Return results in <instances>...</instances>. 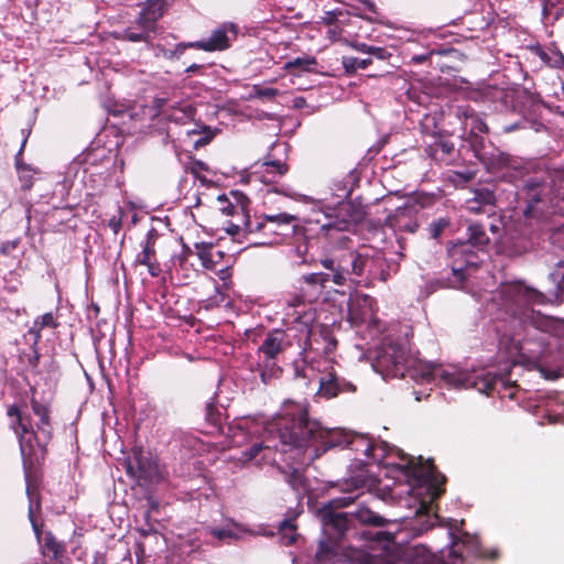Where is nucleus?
Masks as SVG:
<instances>
[{
  "instance_id": "57",
  "label": "nucleus",
  "mask_w": 564,
  "mask_h": 564,
  "mask_svg": "<svg viewBox=\"0 0 564 564\" xmlns=\"http://www.w3.org/2000/svg\"><path fill=\"white\" fill-rule=\"evenodd\" d=\"M531 51L540 57V59L545 64L549 65V59L551 57V52H546L542 46L536 45L531 48Z\"/></svg>"
},
{
  "instance_id": "29",
  "label": "nucleus",
  "mask_w": 564,
  "mask_h": 564,
  "mask_svg": "<svg viewBox=\"0 0 564 564\" xmlns=\"http://www.w3.org/2000/svg\"><path fill=\"white\" fill-rule=\"evenodd\" d=\"M59 323L52 312L45 313L36 317L33 326L29 329V334L33 336L34 345H37L42 338V330L45 328H57Z\"/></svg>"
},
{
  "instance_id": "4",
  "label": "nucleus",
  "mask_w": 564,
  "mask_h": 564,
  "mask_svg": "<svg viewBox=\"0 0 564 564\" xmlns=\"http://www.w3.org/2000/svg\"><path fill=\"white\" fill-rule=\"evenodd\" d=\"M22 457L24 479L26 485V495L29 498V520L32 524L35 535L39 538L42 533V524H39L35 519V513L41 512V484L42 471L41 466L46 459L48 449L30 447V452L24 449V446H19Z\"/></svg>"
},
{
  "instance_id": "45",
  "label": "nucleus",
  "mask_w": 564,
  "mask_h": 564,
  "mask_svg": "<svg viewBox=\"0 0 564 564\" xmlns=\"http://www.w3.org/2000/svg\"><path fill=\"white\" fill-rule=\"evenodd\" d=\"M458 54V52L454 48L445 50V51H431L427 55H414L412 57V61L416 64H421L425 62L427 58H433L434 56H447V57H455Z\"/></svg>"
},
{
  "instance_id": "13",
  "label": "nucleus",
  "mask_w": 564,
  "mask_h": 564,
  "mask_svg": "<svg viewBox=\"0 0 564 564\" xmlns=\"http://www.w3.org/2000/svg\"><path fill=\"white\" fill-rule=\"evenodd\" d=\"M335 212V220L321 226V230L324 231L325 236H327L330 230H348L351 226H356L365 218L362 208L351 202L339 203Z\"/></svg>"
},
{
  "instance_id": "27",
  "label": "nucleus",
  "mask_w": 564,
  "mask_h": 564,
  "mask_svg": "<svg viewBox=\"0 0 564 564\" xmlns=\"http://www.w3.org/2000/svg\"><path fill=\"white\" fill-rule=\"evenodd\" d=\"M282 473L285 482L294 490L296 496L302 497L308 492L310 482L303 471L292 468L290 470H283Z\"/></svg>"
},
{
  "instance_id": "19",
  "label": "nucleus",
  "mask_w": 564,
  "mask_h": 564,
  "mask_svg": "<svg viewBox=\"0 0 564 564\" xmlns=\"http://www.w3.org/2000/svg\"><path fill=\"white\" fill-rule=\"evenodd\" d=\"M426 154L440 164L449 165L457 158V150L448 135L437 134L425 148Z\"/></svg>"
},
{
  "instance_id": "62",
  "label": "nucleus",
  "mask_w": 564,
  "mask_h": 564,
  "mask_svg": "<svg viewBox=\"0 0 564 564\" xmlns=\"http://www.w3.org/2000/svg\"><path fill=\"white\" fill-rule=\"evenodd\" d=\"M455 174L465 183L471 181L475 177V172L473 171L456 172Z\"/></svg>"
},
{
  "instance_id": "46",
  "label": "nucleus",
  "mask_w": 564,
  "mask_h": 564,
  "mask_svg": "<svg viewBox=\"0 0 564 564\" xmlns=\"http://www.w3.org/2000/svg\"><path fill=\"white\" fill-rule=\"evenodd\" d=\"M305 292H301V290H296L293 293H289L286 303L289 306L296 307L300 305H304L306 303H313L310 297H304Z\"/></svg>"
},
{
  "instance_id": "8",
  "label": "nucleus",
  "mask_w": 564,
  "mask_h": 564,
  "mask_svg": "<svg viewBox=\"0 0 564 564\" xmlns=\"http://www.w3.org/2000/svg\"><path fill=\"white\" fill-rule=\"evenodd\" d=\"M403 459L405 473L416 481L427 485L432 499H438L445 492L446 477L437 470L432 459L424 460L419 457L415 462L411 456H404Z\"/></svg>"
},
{
  "instance_id": "28",
  "label": "nucleus",
  "mask_w": 564,
  "mask_h": 564,
  "mask_svg": "<svg viewBox=\"0 0 564 564\" xmlns=\"http://www.w3.org/2000/svg\"><path fill=\"white\" fill-rule=\"evenodd\" d=\"M351 518L352 521L376 528H382L389 523L388 519L365 507H360L355 512H351Z\"/></svg>"
},
{
  "instance_id": "41",
  "label": "nucleus",
  "mask_w": 564,
  "mask_h": 564,
  "mask_svg": "<svg viewBox=\"0 0 564 564\" xmlns=\"http://www.w3.org/2000/svg\"><path fill=\"white\" fill-rule=\"evenodd\" d=\"M194 116V108L186 106L181 109H174L171 113L166 115L167 120L176 123H185L191 120Z\"/></svg>"
},
{
  "instance_id": "33",
  "label": "nucleus",
  "mask_w": 564,
  "mask_h": 564,
  "mask_svg": "<svg viewBox=\"0 0 564 564\" xmlns=\"http://www.w3.org/2000/svg\"><path fill=\"white\" fill-rule=\"evenodd\" d=\"M186 135L189 139L193 148L197 150L210 143L216 135V131H213L208 126H202L200 130H186Z\"/></svg>"
},
{
  "instance_id": "11",
  "label": "nucleus",
  "mask_w": 564,
  "mask_h": 564,
  "mask_svg": "<svg viewBox=\"0 0 564 564\" xmlns=\"http://www.w3.org/2000/svg\"><path fill=\"white\" fill-rule=\"evenodd\" d=\"M448 256L451 258L452 272L459 284L466 280L464 271L467 268H477L480 262L479 256L474 250L471 243L464 241L453 245L448 250Z\"/></svg>"
},
{
  "instance_id": "43",
  "label": "nucleus",
  "mask_w": 564,
  "mask_h": 564,
  "mask_svg": "<svg viewBox=\"0 0 564 564\" xmlns=\"http://www.w3.org/2000/svg\"><path fill=\"white\" fill-rule=\"evenodd\" d=\"M449 224L451 221L446 217H441L433 220L429 226L430 236L433 239H437L438 237H441L443 231L449 226Z\"/></svg>"
},
{
  "instance_id": "22",
  "label": "nucleus",
  "mask_w": 564,
  "mask_h": 564,
  "mask_svg": "<svg viewBox=\"0 0 564 564\" xmlns=\"http://www.w3.org/2000/svg\"><path fill=\"white\" fill-rule=\"evenodd\" d=\"M355 391L356 386L345 378L337 376L335 371H330L319 379L318 393L326 399Z\"/></svg>"
},
{
  "instance_id": "63",
  "label": "nucleus",
  "mask_w": 564,
  "mask_h": 564,
  "mask_svg": "<svg viewBox=\"0 0 564 564\" xmlns=\"http://www.w3.org/2000/svg\"><path fill=\"white\" fill-rule=\"evenodd\" d=\"M351 46L355 50H357L359 52H362V53H367V54H369L371 52V50H372V45H368L366 43H358V42H356V43H352Z\"/></svg>"
},
{
  "instance_id": "52",
  "label": "nucleus",
  "mask_w": 564,
  "mask_h": 564,
  "mask_svg": "<svg viewBox=\"0 0 564 564\" xmlns=\"http://www.w3.org/2000/svg\"><path fill=\"white\" fill-rule=\"evenodd\" d=\"M369 55L372 59L376 58L382 62L388 61L392 56V54L388 52L387 48L379 46H372V50L369 53Z\"/></svg>"
},
{
  "instance_id": "20",
  "label": "nucleus",
  "mask_w": 564,
  "mask_h": 564,
  "mask_svg": "<svg viewBox=\"0 0 564 564\" xmlns=\"http://www.w3.org/2000/svg\"><path fill=\"white\" fill-rule=\"evenodd\" d=\"M416 213L417 209L414 206L399 207L387 217L386 224L394 231L414 234L419 228Z\"/></svg>"
},
{
  "instance_id": "48",
  "label": "nucleus",
  "mask_w": 564,
  "mask_h": 564,
  "mask_svg": "<svg viewBox=\"0 0 564 564\" xmlns=\"http://www.w3.org/2000/svg\"><path fill=\"white\" fill-rule=\"evenodd\" d=\"M343 14V10L339 9L326 11L321 19V23L326 26L336 25L339 22V17H341Z\"/></svg>"
},
{
  "instance_id": "32",
  "label": "nucleus",
  "mask_w": 564,
  "mask_h": 564,
  "mask_svg": "<svg viewBox=\"0 0 564 564\" xmlns=\"http://www.w3.org/2000/svg\"><path fill=\"white\" fill-rule=\"evenodd\" d=\"M348 448L362 454L366 458H375L376 446L372 441L364 435L352 433Z\"/></svg>"
},
{
  "instance_id": "23",
  "label": "nucleus",
  "mask_w": 564,
  "mask_h": 564,
  "mask_svg": "<svg viewBox=\"0 0 564 564\" xmlns=\"http://www.w3.org/2000/svg\"><path fill=\"white\" fill-rule=\"evenodd\" d=\"M253 175L263 184H275L289 172V165L280 160L264 161L254 164Z\"/></svg>"
},
{
  "instance_id": "39",
  "label": "nucleus",
  "mask_w": 564,
  "mask_h": 564,
  "mask_svg": "<svg viewBox=\"0 0 564 564\" xmlns=\"http://www.w3.org/2000/svg\"><path fill=\"white\" fill-rule=\"evenodd\" d=\"M341 63L347 74H355L358 69H366L369 65H371L372 58L344 56Z\"/></svg>"
},
{
  "instance_id": "61",
  "label": "nucleus",
  "mask_w": 564,
  "mask_h": 564,
  "mask_svg": "<svg viewBox=\"0 0 564 564\" xmlns=\"http://www.w3.org/2000/svg\"><path fill=\"white\" fill-rule=\"evenodd\" d=\"M156 56H162L163 58L167 59V61H173L174 59V55L172 53V50H169L166 47H164L163 45H156Z\"/></svg>"
},
{
  "instance_id": "3",
  "label": "nucleus",
  "mask_w": 564,
  "mask_h": 564,
  "mask_svg": "<svg viewBox=\"0 0 564 564\" xmlns=\"http://www.w3.org/2000/svg\"><path fill=\"white\" fill-rule=\"evenodd\" d=\"M517 176L523 177V185L517 196L523 216L538 221L545 220L555 213L553 187L550 174L546 171L529 175L530 164L512 165Z\"/></svg>"
},
{
  "instance_id": "60",
  "label": "nucleus",
  "mask_w": 564,
  "mask_h": 564,
  "mask_svg": "<svg viewBox=\"0 0 564 564\" xmlns=\"http://www.w3.org/2000/svg\"><path fill=\"white\" fill-rule=\"evenodd\" d=\"M324 338L326 339V346L324 348L325 354L333 352L337 347V339L329 334H327Z\"/></svg>"
},
{
  "instance_id": "49",
  "label": "nucleus",
  "mask_w": 564,
  "mask_h": 564,
  "mask_svg": "<svg viewBox=\"0 0 564 564\" xmlns=\"http://www.w3.org/2000/svg\"><path fill=\"white\" fill-rule=\"evenodd\" d=\"M466 209L473 214H489L492 213V210H489V208L479 202H475L473 199L466 200Z\"/></svg>"
},
{
  "instance_id": "25",
  "label": "nucleus",
  "mask_w": 564,
  "mask_h": 564,
  "mask_svg": "<svg viewBox=\"0 0 564 564\" xmlns=\"http://www.w3.org/2000/svg\"><path fill=\"white\" fill-rule=\"evenodd\" d=\"M249 208L237 213L226 223L225 230L231 236L240 234H256L254 225L258 221V215L252 217L249 214Z\"/></svg>"
},
{
  "instance_id": "26",
  "label": "nucleus",
  "mask_w": 564,
  "mask_h": 564,
  "mask_svg": "<svg viewBox=\"0 0 564 564\" xmlns=\"http://www.w3.org/2000/svg\"><path fill=\"white\" fill-rule=\"evenodd\" d=\"M456 116L457 118L463 119L464 129H469L471 134L488 132V126L471 107L458 106L456 108Z\"/></svg>"
},
{
  "instance_id": "44",
  "label": "nucleus",
  "mask_w": 564,
  "mask_h": 564,
  "mask_svg": "<svg viewBox=\"0 0 564 564\" xmlns=\"http://www.w3.org/2000/svg\"><path fill=\"white\" fill-rule=\"evenodd\" d=\"M33 173H35V170L31 166L18 172L21 189L23 192H28L32 188L34 184Z\"/></svg>"
},
{
  "instance_id": "7",
  "label": "nucleus",
  "mask_w": 564,
  "mask_h": 564,
  "mask_svg": "<svg viewBox=\"0 0 564 564\" xmlns=\"http://www.w3.org/2000/svg\"><path fill=\"white\" fill-rule=\"evenodd\" d=\"M369 262H371L369 256L355 250L343 251L337 256L321 260V264L332 272V282L339 286L346 285L348 276L351 274L361 276Z\"/></svg>"
},
{
  "instance_id": "30",
  "label": "nucleus",
  "mask_w": 564,
  "mask_h": 564,
  "mask_svg": "<svg viewBox=\"0 0 564 564\" xmlns=\"http://www.w3.org/2000/svg\"><path fill=\"white\" fill-rule=\"evenodd\" d=\"M316 66L317 61L314 56L304 55L286 62L284 69L290 74L299 76L304 72H313Z\"/></svg>"
},
{
  "instance_id": "54",
  "label": "nucleus",
  "mask_w": 564,
  "mask_h": 564,
  "mask_svg": "<svg viewBox=\"0 0 564 564\" xmlns=\"http://www.w3.org/2000/svg\"><path fill=\"white\" fill-rule=\"evenodd\" d=\"M194 44H195V41L194 42H181V43L176 44L175 47L172 50L174 59H176L181 55H183L186 50L196 48V46H194Z\"/></svg>"
},
{
  "instance_id": "35",
  "label": "nucleus",
  "mask_w": 564,
  "mask_h": 564,
  "mask_svg": "<svg viewBox=\"0 0 564 564\" xmlns=\"http://www.w3.org/2000/svg\"><path fill=\"white\" fill-rule=\"evenodd\" d=\"M271 445L263 443H254L247 451L242 452V459L246 462H251L256 459L260 454H262L261 460H273L274 458L271 457Z\"/></svg>"
},
{
  "instance_id": "40",
  "label": "nucleus",
  "mask_w": 564,
  "mask_h": 564,
  "mask_svg": "<svg viewBox=\"0 0 564 564\" xmlns=\"http://www.w3.org/2000/svg\"><path fill=\"white\" fill-rule=\"evenodd\" d=\"M471 199L487 206L489 210H492L496 204L495 193L486 187L475 189Z\"/></svg>"
},
{
  "instance_id": "59",
  "label": "nucleus",
  "mask_w": 564,
  "mask_h": 564,
  "mask_svg": "<svg viewBox=\"0 0 564 564\" xmlns=\"http://www.w3.org/2000/svg\"><path fill=\"white\" fill-rule=\"evenodd\" d=\"M108 226L117 235L122 227L121 216H112L108 221Z\"/></svg>"
},
{
  "instance_id": "51",
  "label": "nucleus",
  "mask_w": 564,
  "mask_h": 564,
  "mask_svg": "<svg viewBox=\"0 0 564 564\" xmlns=\"http://www.w3.org/2000/svg\"><path fill=\"white\" fill-rule=\"evenodd\" d=\"M362 535L367 539H370V540H373L377 542H382V541L390 542L393 539L392 534L387 531H378L376 533H371L370 531H367V532H364Z\"/></svg>"
},
{
  "instance_id": "50",
  "label": "nucleus",
  "mask_w": 564,
  "mask_h": 564,
  "mask_svg": "<svg viewBox=\"0 0 564 564\" xmlns=\"http://www.w3.org/2000/svg\"><path fill=\"white\" fill-rule=\"evenodd\" d=\"M549 66L555 67L558 69L564 68V55L558 50L551 51V57L549 59Z\"/></svg>"
},
{
  "instance_id": "36",
  "label": "nucleus",
  "mask_w": 564,
  "mask_h": 564,
  "mask_svg": "<svg viewBox=\"0 0 564 564\" xmlns=\"http://www.w3.org/2000/svg\"><path fill=\"white\" fill-rule=\"evenodd\" d=\"M196 256L200 260V263L206 270H215L216 261L213 259V243L199 242L195 243Z\"/></svg>"
},
{
  "instance_id": "21",
  "label": "nucleus",
  "mask_w": 564,
  "mask_h": 564,
  "mask_svg": "<svg viewBox=\"0 0 564 564\" xmlns=\"http://www.w3.org/2000/svg\"><path fill=\"white\" fill-rule=\"evenodd\" d=\"M332 281L330 273L313 272L303 274L296 280V290L305 292L304 297H310L313 302L317 301L327 282Z\"/></svg>"
},
{
  "instance_id": "5",
  "label": "nucleus",
  "mask_w": 564,
  "mask_h": 564,
  "mask_svg": "<svg viewBox=\"0 0 564 564\" xmlns=\"http://www.w3.org/2000/svg\"><path fill=\"white\" fill-rule=\"evenodd\" d=\"M167 10L166 0H145L133 23L116 35V39L132 43H150L152 34L158 30V22Z\"/></svg>"
},
{
  "instance_id": "1",
  "label": "nucleus",
  "mask_w": 564,
  "mask_h": 564,
  "mask_svg": "<svg viewBox=\"0 0 564 564\" xmlns=\"http://www.w3.org/2000/svg\"><path fill=\"white\" fill-rule=\"evenodd\" d=\"M281 452L302 451L308 460H314L330 448L348 447L351 432L341 429H324L311 420L305 409L282 415L275 422Z\"/></svg>"
},
{
  "instance_id": "64",
  "label": "nucleus",
  "mask_w": 564,
  "mask_h": 564,
  "mask_svg": "<svg viewBox=\"0 0 564 564\" xmlns=\"http://www.w3.org/2000/svg\"><path fill=\"white\" fill-rule=\"evenodd\" d=\"M295 528H296L295 524L290 519L283 520L279 527L280 531H286V530L294 531Z\"/></svg>"
},
{
  "instance_id": "24",
  "label": "nucleus",
  "mask_w": 564,
  "mask_h": 564,
  "mask_svg": "<svg viewBox=\"0 0 564 564\" xmlns=\"http://www.w3.org/2000/svg\"><path fill=\"white\" fill-rule=\"evenodd\" d=\"M218 210L228 217L250 207L251 200L240 191H231L229 196L223 194L217 197Z\"/></svg>"
},
{
  "instance_id": "56",
  "label": "nucleus",
  "mask_w": 564,
  "mask_h": 564,
  "mask_svg": "<svg viewBox=\"0 0 564 564\" xmlns=\"http://www.w3.org/2000/svg\"><path fill=\"white\" fill-rule=\"evenodd\" d=\"M181 242H182V252L181 254L177 257V260L180 262V265H183L187 259L189 258V256L193 254V250L191 249V247H188L184 241H183V238L180 239Z\"/></svg>"
},
{
  "instance_id": "58",
  "label": "nucleus",
  "mask_w": 564,
  "mask_h": 564,
  "mask_svg": "<svg viewBox=\"0 0 564 564\" xmlns=\"http://www.w3.org/2000/svg\"><path fill=\"white\" fill-rule=\"evenodd\" d=\"M18 247L17 241H3L0 243V253L8 256Z\"/></svg>"
},
{
  "instance_id": "2",
  "label": "nucleus",
  "mask_w": 564,
  "mask_h": 564,
  "mask_svg": "<svg viewBox=\"0 0 564 564\" xmlns=\"http://www.w3.org/2000/svg\"><path fill=\"white\" fill-rule=\"evenodd\" d=\"M30 404L32 412L37 417L35 424L32 423L31 416L23 413L21 406L14 403L7 409L10 429L17 435L19 446H24L28 452H30V447L48 449L54 430L51 405L42 403L35 398L30 400Z\"/></svg>"
},
{
  "instance_id": "9",
  "label": "nucleus",
  "mask_w": 564,
  "mask_h": 564,
  "mask_svg": "<svg viewBox=\"0 0 564 564\" xmlns=\"http://www.w3.org/2000/svg\"><path fill=\"white\" fill-rule=\"evenodd\" d=\"M409 352L399 344H386L376 358L377 368L389 377L405 376L410 364Z\"/></svg>"
},
{
  "instance_id": "42",
  "label": "nucleus",
  "mask_w": 564,
  "mask_h": 564,
  "mask_svg": "<svg viewBox=\"0 0 564 564\" xmlns=\"http://www.w3.org/2000/svg\"><path fill=\"white\" fill-rule=\"evenodd\" d=\"M440 199V196L432 193H417L413 199L412 206H417L421 209L430 208L435 205V203Z\"/></svg>"
},
{
  "instance_id": "12",
  "label": "nucleus",
  "mask_w": 564,
  "mask_h": 564,
  "mask_svg": "<svg viewBox=\"0 0 564 564\" xmlns=\"http://www.w3.org/2000/svg\"><path fill=\"white\" fill-rule=\"evenodd\" d=\"M447 384L456 388H476L477 390L490 394L495 390L497 382H502V378H498L487 373L484 378L470 376L463 372H449L442 370L438 375Z\"/></svg>"
},
{
  "instance_id": "55",
  "label": "nucleus",
  "mask_w": 564,
  "mask_h": 564,
  "mask_svg": "<svg viewBox=\"0 0 564 564\" xmlns=\"http://www.w3.org/2000/svg\"><path fill=\"white\" fill-rule=\"evenodd\" d=\"M210 533L213 536L217 538L220 541L236 536V534L231 530L226 529H212Z\"/></svg>"
},
{
  "instance_id": "38",
  "label": "nucleus",
  "mask_w": 564,
  "mask_h": 564,
  "mask_svg": "<svg viewBox=\"0 0 564 564\" xmlns=\"http://www.w3.org/2000/svg\"><path fill=\"white\" fill-rule=\"evenodd\" d=\"M339 542L330 541L329 539L325 538L324 540L319 541L318 549L316 551V561L318 562H325L334 556L337 555V545Z\"/></svg>"
},
{
  "instance_id": "6",
  "label": "nucleus",
  "mask_w": 564,
  "mask_h": 564,
  "mask_svg": "<svg viewBox=\"0 0 564 564\" xmlns=\"http://www.w3.org/2000/svg\"><path fill=\"white\" fill-rule=\"evenodd\" d=\"M357 496H343L330 499L318 510L323 525L324 536L330 541L340 542L346 532L354 524L351 512H339L338 509L354 503Z\"/></svg>"
},
{
  "instance_id": "16",
  "label": "nucleus",
  "mask_w": 564,
  "mask_h": 564,
  "mask_svg": "<svg viewBox=\"0 0 564 564\" xmlns=\"http://www.w3.org/2000/svg\"><path fill=\"white\" fill-rule=\"evenodd\" d=\"M160 238V232L155 228H151L142 242V250L137 254L133 265H144L151 276H159L162 272L161 265L156 259L155 245Z\"/></svg>"
},
{
  "instance_id": "17",
  "label": "nucleus",
  "mask_w": 564,
  "mask_h": 564,
  "mask_svg": "<svg viewBox=\"0 0 564 564\" xmlns=\"http://www.w3.org/2000/svg\"><path fill=\"white\" fill-rule=\"evenodd\" d=\"M229 32H231L234 39H236L238 33L236 24L224 23L212 31L207 40L195 41L194 46H196V50H203L205 52L225 51L231 46V40L228 35Z\"/></svg>"
},
{
  "instance_id": "47",
  "label": "nucleus",
  "mask_w": 564,
  "mask_h": 564,
  "mask_svg": "<svg viewBox=\"0 0 564 564\" xmlns=\"http://www.w3.org/2000/svg\"><path fill=\"white\" fill-rule=\"evenodd\" d=\"M457 545L456 542H454V545L452 550L448 552V560L445 558H435L432 564H465V561L460 554H458L455 550V546Z\"/></svg>"
},
{
  "instance_id": "10",
  "label": "nucleus",
  "mask_w": 564,
  "mask_h": 564,
  "mask_svg": "<svg viewBox=\"0 0 564 564\" xmlns=\"http://www.w3.org/2000/svg\"><path fill=\"white\" fill-rule=\"evenodd\" d=\"M292 330L293 328L286 330L275 328L265 335V338L258 348V354L264 367L275 365V360L279 356L292 346Z\"/></svg>"
},
{
  "instance_id": "53",
  "label": "nucleus",
  "mask_w": 564,
  "mask_h": 564,
  "mask_svg": "<svg viewBox=\"0 0 564 564\" xmlns=\"http://www.w3.org/2000/svg\"><path fill=\"white\" fill-rule=\"evenodd\" d=\"M26 141H28V138H24L23 141H22V144L20 147V150L19 152L15 154V158H14V165H15V169H17V172L19 171H22V170H25L28 167H30V165H28L26 163H24L23 161V158H22V154H23V151H24V147L26 144Z\"/></svg>"
},
{
  "instance_id": "37",
  "label": "nucleus",
  "mask_w": 564,
  "mask_h": 564,
  "mask_svg": "<svg viewBox=\"0 0 564 564\" xmlns=\"http://www.w3.org/2000/svg\"><path fill=\"white\" fill-rule=\"evenodd\" d=\"M205 421L215 432H223V413L213 401L207 402L205 405Z\"/></svg>"
},
{
  "instance_id": "31",
  "label": "nucleus",
  "mask_w": 564,
  "mask_h": 564,
  "mask_svg": "<svg viewBox=\"0 0 564 564\" xmlns=\"http://www.w3.org/2000/svg\"><path fill=\"white\" fill-rule=\"evenodd\" d=\"M66 550L65 545L57 541L55 535L52 532H47L44 536L43 542V554L51 560L62 562Z\"/></svg>"
},
{
  "instance_id": "18",
  "label": "nucleus",
  "mask_w": 564,
  "mask_h": 564,
  "mask_svg": "<svg viewBox=\"0 0 564 564\" xmlns=\"http://www.w3.org/2000/svg\"><path fill=\"white\" fill-rule=\"evenodd\" d=\"M127 474L137 480L150 481L158 474V465L142 451L133 452L126 462Z\"/></svg>"
},
{
  "instance_id": "15",
  "label": "nucleus",
  "mask_w": 564,
  "mask_h": 564,
  "mask_svg": "<svg viewBox=\"0 0 564 564\" xmlns=\"http://www.w3.org/2000/svg\"><path fill=\"white\" fill-rule=\"evenodd\" d=\"M508 301L518 306L542 305L546 303L545 295L536 289L530 288L522 282L508 284L503 290Z\"/></svg>"
},
{
  "instance_id": "34",
  "label": "nucleus",
  "mask_w": 564,
  "mask_h": 564,
  "mask_svg": "<svg viewBox=\"0 0 564 564\" xmlns=\"http://www.w3.org/2000/svg\"><path fill=\"white\" fill-rule=\"evenodd\" d=\"M469 237L466 242L471 243L473 247H477L482 250L489 245V237L486 234V227L479 223H471L468 225Z\"/></svg>"
},
{
  "instance_id": "14",
  "label": "nucleus",
  "mask_w": 564,
  "mask_h": 564,
  "mask_svg": "<svg viewBox=\"0 0 564 564\" xmlns=\"http://www.w3.org/2000/svg\"><path fill=\"white\" fill-rule=\"evenodd\" d=\"M296 221L297 217L288 213H263L258 215V221L253 228H256V234L286 236L289 230L296 227Z\"/></svg>"
}]
</instances>
